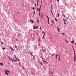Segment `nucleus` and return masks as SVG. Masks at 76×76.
Wrapping results in <instances>:
<instances>
[{"label": "nucleus", "mask_w": 76, "mask_h": 76, "mask_svg": "<svg viewBox=\"0 0 76 76\" xmlns=\"http://www.w3.org/2000/svg\"><path fill=\"white\" fill-rule=\"evenodd\" d=\"M76 61V55L75 54V51L74 50V61L75 62Z\"/></svg>", "instance_id": "nucleus-1"}, {"label": "nucleus", "mask_w": 76, "mask_h": 76, "mask_svg": "<svg viewBox=\"0 0 76 76\" xmlns=\"http://www.w3.org/2000/svg\"><path fill=\"white\" fill-rule=\"evenodd\" d=\"M33 27H34V28H33V29H38V26H37L35 27V26H34Z\"/></svg>", "instance_id": "nucleus-2"}, {"label": "nucleus", "mask_w": 76, "mask_h": 76, "mask_svg": "<svg viewBox=\"0 0 76 76\" xmlns=\"http://www.w3.org/2000/svg\"><path fill=\"white\" fill-rule=\"evenodd\" d=\"M29 53L31 55V56H33V58H34V55H32V53H31V51H29Z\"/></svg>", "instance_id": "nucleus-3"}, {"label": "nucleus", "mask_w": 76, "mask_h": 76, "mask_svg": "<svg viewBox=\"0 0 76 76\" xmlns=\"http://www.w3.org/2000/svg\"><path fill=\"white\" fill-rule=\"evenodd\" d=\"M17 60H18V61H20L19 59L18 58H16L15 59V62H17Z\"/></svg>", "instance_id": "nucleus-4"}, {"label": "nucleus", "mask_w": 76, "mask_h": 76, "mask_svg": "<svg viewBox=\"0 0 76 76\" xmlns=\"http://www.w3.org/2000/svg\"><path fill=\"white\" fill-rule=\"evenodd\" d=\"M4 72H7V73H10V72H9V71H8L6 69H4Z\"/></svg>", "instance_id": "nucleus-5"}, {"label": "nucleus", "mask_w": 76, "mask_h": 76, "mask_svg": "<svg viewBox=\"0 0 76 76\" xmlns=\"http://www.w3.org/2000/svg\"><path fill=\"white\" fill-rule=\"evenodd\" d=\"M48 24H50V23H49V18L48 17Z\"/></svg>", "instance_id": "nucleus-6"}, {"label": "nucleus", "mask_w": 76, "mask_h": 76, "mask_svg": "<svg viewBox=\"0 0 76 76\" xmlns=\"http://www.w3.org/2000/svg\"><path fill=\"white\" fill-rule=\"evenodd\" d=\"M0 64L1 66H3V63H1Z\"/></svg>", "instance_id": "nucleus-7"}, {"label": "nucleus", "mask_w": 76, "mask_h": 76, "mask_svg": "<svg viewBox=\"0 0 76 76\" xmlns=\"http://www.w3.org/2000/svg\"><path fill=\"white\" fill-rule=\"evenodd\" d=\"M58 56V54H56V59H57V57Z\"/></svg>", "instance_id": "nucleus-8"}, {"label": "nucleus", "mask_w": 76, "mask_h": 76, "mask_svg": "<svg viewBox=\"0 0 76 76\" xmlns=\"http://www.w3.org/2000/svg\"><path fill=\"white\" fill-rule=\"evenodd\" d=\"M10 49L12 50L13 51H15L14 50H13V48H12L11 47H10Z\"/></svg>", "instance_id": "nucleus-9"}, {"label": "nucleus", "mask_w": 76, "mask_h": 76, "mask_svg": "<svg viewBox=\"0 0 76 76\" xmlns=\"http://www.w3.org/2000/svg\"><path fill=\"white\" fill-rule=\"evenodd\" d=\"M42 1H41V4H40V9L41 8V6H42Z\"/></svg>", "instance_id": "nucleus-10"}, {"label": "nucleus", "mask_w": 76, "mask_h": 76, "mask_svg": "<svg viewBox=\"0 0 76 76\" xmlns=\"http://www.w3.org/2000/svg\"><path fill=\"white\" fill-rule=\"evenodd\" d=\"M40 9H41V8H38L37 9V11H39V10H40Z\"/></svg>", "instance_id": "nucleus-11"}, {"label": "nucleus", "mask_w": 76, "mask_h": 76, "mask_svg": "<svg viewBox=\"0 0 76 76\" xmlns=\"http://www.w3.org/2000/svg\"><path fill=\"white\" fill-rule=\"evenodd\" d=\"M39 1L38 0H37V6H38V2Z\"/></svg>", "instance_id": "nucleus-12"}, {"label": "nucleus", "mask_w": 76, "mask_h": 76, "mask_svg": "<svg viewBox=\"0 0 76 76\" xmlns=\"http://www.w3.org/2000/svg\"><path fill=\"white\" fill-rule=\"evenodd\" d=\"M30 21H31V22H32V23H34V21L30 19Z\"/></svg>", "instance_id": "nucleus-13"}, {"label": "nucleus", "mask_w": 76, "mask_h": 76, "mask_svg": "<svg viewBox=\"0 0 76 76\" xmlns=\"http://www.w3.org/2000/svg\"><path fill=\"white\" fill-rule=\"evenodd\" d=\"M57 16H58V18H59V17H60V15H59V14L58 13Z\"/></svg>", "instance_id": "nucleus-14"}, {"label": "nucleus", "mask_w": 76, "mask_h": 76, "mask_svg": "<svg viewBox=\"0 0 76 76\" xmlns=\"http://www.w3.org/2000/svg\"><path fill=\"white\" fill-rule=\"evenodd\" d=\"M5 74H6V75H9V74H8V73H7V72H5Z\"/></svg>", "instance_id": "nucleus-15"}, {"label": "nucleus", "mask_w": 76, "mask_h": 76, "mask_svg": "<svg viewBox=\"0 0 76 76\" xmlns=\"http://www.w3.org/2000/svg\"><path fill=\"white\" fill-rule=\"evenodd\" d=\"M41 15H42V19L43 17H42V12H41Z\"/></svg>", "instance_id": "nucleus-16"}, {"label": "nucleus", "mask_w": 76, "mask_h": 76, "mask_svg": "<svg viewBox=\"0 0 76 76\" xmlns=\"http://www.w3.org/2000/svg\"><path fill=\"white\" fill-rule=\"evenodd\" d=\"M71 43L73 44V43H74V41H71Z\"/></svg>", "instance_id": "nucleus-17"}, {"label": "nucleus", "mask_w": 76, "mask_h": 76, "mask_svg": "<svg viewBox=\"0 0 76 76\" xmlns=\"http://www.w3.org/2000/svg\"><path fill=\"white\" fill-rule=\"evenodd\" d=\"M41 57H42V60L43 61H44V62H45V61H44V60L43 59V58H42V56H41Z\"/></svg>", "instance_id": "nucleus-18"}, {"label": "nucleus", "mask_w": 76, "mask_h": 76, "mask_svg": "<svg viewBox=\"0 0 76 76\" xmlns=\"http://www.w3.org/2000/svg\"><path fill=\"white\" fill-rule=\"evenodd\" d=\"M12 61L13 63V61H14V62H15V61L14 60V59H13V60H12Z\"/></svg>", "instance_id": "nucleus-19"}, {"label": "nucleus", "mask_w": 76, "mask_h": 76, "mask_svg": "<svg viewBox=\"0 0 76 76\" xmlns=\"http://www.w3.org/2000/svg\"><path fill=\"white\" fill-rule=\"evenodd\" d=\"M3 50H5V48L4 47L3 48H2Z\"/></svg>", "instance_id": "nucleus-20"}, {"label": "nucleus", "mask_w": 76, "mask_h": 76, "mask_svg": "<svg viewBox=\"0 0 76 76\" xmlns=\"http://www.w3.org/2000/svg\"><path fill=\"white\" fill-rule=\"evenodd\" d=\"M51 21H52V23H54V22L52 20Z\"/></svg>", "instance_id": "nucleus-21"}, {"label": "nucleus", "mask_w": 76, "mask_h": 76, "mask_svg": "<svg viewBox=\"0 0 76 76\" xmlns=\"http://www.w3.org/2000/svg\"><path fill=\"white\" fill-rule=\"evenodd\" d=\"M16 41H19V39H17Z\"/></svg>", "instance_id": "nucleus-22"}, {"label": "nucleus", "mask_w": 76, "mask_h": 76, "mask_svg": "<svg viewBox=\"0 0 76 76\" xmlns=\"http://www.w3.org/2000/svg\"><path fill=\"white\" fill-rule=\"evenodd\" d=\"M61 34H62V35H65V34L64 33H62Z\"/></svg>", "instance_id": "nucleus-23"}, {"label": "nucleus", "mask_w": 76, "mask_h": 76, "mask_svg": "<svg viewBox=\"0 0 76 76\" xmlns=\"http://www.w3.org/2000/svg\"><path fill=\"white\" fill-rule=\"evenodd\" d=\"M9 58L10 60H12V58H10V57H9Z\"/></svg>", "instance_id": "nucleus-24"}, {"label": "nucleus", "mask_w": 76, "mask_h": 76, "mask_svg": "<svg viewBox=\"0 0 76 76\" xmlns=\"http://www.w3.org/2000/svg\"><path fill=\"white\" fill-rule=\"evenodd\" d=\"M58 56L59 58H60V55H58Z\"/></svg>", "instance_id": "nucleus-25"}, {"label": "nucleus", "mask_w": 76, "mask_h": 76, "mask_svg": "<svg viewBox=\"0 0 76 76\" xmlns=\"http://www.w3.org/2000/svg\"><path fill=\"white\" fill-rule=\"evenodd\" d=\"M55 20L56 22H57V19L56 18H55Z\"/></svg>", "instance_id": "nucleus-26"}, {"label": "nucleus", "mask_w": 76, "mask_h": 76, "mask_svg": "<svg viewBox=\"0 0 76 76\" xmlns=\"http://www.w3.org/2000/svg\"><path fill=\"white\" fill-rule=\"evenodd\" d=\"M51 13L53 15V12H52V10L51 11Z\"/></svg>", "instance_id": "nucleus-27"}, {"label": "nucleus", "mask_w": 76, "mask_h": 76, "mask_svg": "<svg viewBox=\"0 0 76 76\" xmlns=\"http://www.w3.org/2000/svg\"><path fill=\"white\" fill-rule=\"evenodd\" d=\"M14 58H16V56H15V55H14Z\"/></svg>", "instance_id": "nucleus-28"}, {"label": "nucleus", "mask_w": 76, "mask_h": 76, "mask_svg": "<svg viewBox=\"0 0 76 76\" xmlns=\"http://www.w3.org/2000/svg\"><path fill=\"white\" fill-rule=\"evenodd\" d=\"M63 20H64V21H65V22H66V21H67V20H64L63 19Z\"/></svg>", "instance_id": "nucleus-29"}, {"label": "nucleus", "mask_w": 76, "mask_h": 76, "mask_svg": "<svg viewBox=\"0 0 76 76\" xmlns=\"http://www.w3.org/2000/svg\"><path fill=\"white\" fill-rule=\"evenodd\" d=\"M64 24H65V25H66V23L65 22V21H64Z\"/></svg>", "instance_id": "nucleus-30"}, {"label": "nucleus", "mask_w": 76, "mask_h": 76, "mask_svg": "<svg viewBox=\"0 0 76 76\" xmlns=\"http://www.w3.org/2000/svg\"><path fill=\"white\" fill-rule=\"evenodd\" d=\"M39 16H40V11H39Z\"/></svg>", "instance_id": "nucleus-31"}, {"label": "nucleus", "mask_w": 76, "mask_h": 76, "mask_svg": "<svg viewBox=\"0 0 76 76\" xmlns=\"http://www.w3.org/2000/svg\"><path fill=\"white\" fill-rule=\"evenodd\" d=\"M33 10H34L35 9V7H33Z\"/></svg>", "instance_id": "nucleus-32"}, {"label": "nucleus", "mask_w": 76, "mask_h": 76, "mask_svg": "<svg viewBox=\"0 0 76 76\" xmlns=\"http://www.w3.org/2000/svg\"><path fill=\"white\" fill-rule=\"evenodd\" d=\"M51 73L52 75H53V73H52L51 72H50Z\"/></svg>", "instance_id": "nucleus-33"}, {"label": "nucleus", "mask_w": 76, "mask_h": 76, "mask_svg": "<svg viewBox=\"0 0 76 76\" xmlns=\"http://www.w3.org/2000/svg\"><path fill=\"white\" fill-rule=\"evenodd\" d=\"M44 37H45L44 35L43 36V38H44Z\"/></svg>", "instance_id": "nucleus-34"}, {"label": "nucleus", "mask_w": 76, "mask_h": 76, "mask_svg": "<svg viewBox=\"0 0 76 76\" xmlns=\"http://www.w3.org/2000/svg\"><path fill=\"white\" fill-rule=\"evenodd\" d=\"M58 31L59 32H60V29H58Z\"/></svg>", "instance_id": "nucleus-35"}, {"label": "nucleus", "mask_w": 76, "mask_h": 76, "mask_svg": "<svg viewBox=\"0 0 76 76\" xmlns=\"http://www.w3.org/2000/svg\"><path fill=\"white\" fill-rule=\"evenodd\" d=\"M73 50H74V51H75V49H74V48L73 47Z\"/></svg>", "instance_id": "nucleus-36"}, {"label": "nucleus", "mask_w": 76, "mask_h": 76, "mask_svg": "<svg viewBox=\"0 0 76 76\" xmlns=\"http://www.w3.org/2000/svg\"><path fill=\"white\" fill-rule=\"evenodd\" d=\"M20 34H19V35H18V37H20Z\"/></svg>", "instance_id": "nucleus-37"}, {"label": "nucleus", "mask_w": 76, "mask_h": 76, "mask_svg": "<svg viewBox=\"0 0 76 76\" xmlns=\"http://www.w3.org/2000/svg\"><path fill=\"white\" fill-rule=\"evenodd\" d=\"M66 42L67 43H68V41H67V40H66Z\"/></svg>", "instance_id": "nucleus-38"}, {"label": "nucleus", "mask_w": 76, "mask_h": 76, "mask_svg": "<svg viewBox=\"0 0 76 76\" xmlns=\"http://www.w3.org/2000/svg\"><path fill=\"white\" fill-rule=\"evenodd\" d=\"M19 64L20 65V61H19Z\"/></svg>", "instance_id": "nucleus-39"}, {"label": "nucleus", "mask_w": 76, "mask_h": 76, "mask_svg": "<svg viewBox=\"0 0 76 76\" xmlns=\"http://www.w3.org/2000/svg\"><path fill=\"white\" fill-rule=\"evenodd\" d=\"M39 21H38V22H37V23L38 24H39Z\"/></svg>", "instance_id": "nucleus-40"}, {"label": "nucleus", "mask_w": 76, "mask_h": 76, "mask_svg": "<svg viewBox=\"0 0 76 76\" xmlns=\"http://www.w3.org/2000/svg\"><path fill=\"white\" fill-rule=\"evenodd\" d=\"M57 1L58 2V1H59V0H57Z\"/></svg>", "instance_id": "nucleus-41"}, {"label": "nucleus", "mask_w": 76, "mask_h": 76, "mask_svg": "<svg viewBox=\"0 0 76 76\" xmlns=\"http://www.w3.org/2000/svg\"><path fill=\"white\" fill-rule=\"evenodd\" d=\"M34 14L35 15V11H34Z\"/></svg>", "instance_id": "nucleus-42"}, {"label": "nucleus", "mask_w": 76, "mask_h": 76, "mask_svg": "<svg viewBox=\"0 0 76 76\" xmlns=\"http://www.w3.org/2000/svg\"><path fill=\"white\" fill-rule=\"evenodd\" d=\"M40 29L41 30H42V29H41V27H40Z\"/></svg>", "instance_id": "nucleus-43"}, {"label": "nucleus", "mask_w": 76, "mask_h": 76, "mask_svg": "<svg viewBox=\"0 0 76 76\" xmlns=\"http://www.w3.org/2000/svg\"><path fill=\"white\" fill-rule=\"evenodd\" d=\"M15 48H17V46L16 45L15 46Z\"/></svg>", "instance_id": "nucleus-44"}, {"label": "nucleus", "mask_w": 76, "mask_h": 76, "mask_svg": "<svg viewBox=\"0 0 76 76\" xmlns=\"http://www.w3.org/2000/svg\"><path fill=\"white\" fill-rule=\"evenodd\" d=\"M1 44H3V42H1Z\"/></svg>", "instance_id": "nucleus-45"}, {"label": "nucleus", "mask_w": 76, "mask_h": 76, "mask_svg": "<svg viewBox=\"0 0 76 76\" xmlns=\"http://www.w3.org/2000/svg\"><path fill=\"white\" fill-rule=\"evenodd\" d=\"M60 58H59V59H58V60H60Z\"/></svg>", "instance_id": "nucleus-46"}, {"label": "nucleus", "mask_w": 76, "mask_h": 76, "mask_svg": "<svg viewBox=\"0 0 76 76\" xmlns=\"http://www.w3.org/2000/svg\"><path fill=\"white\" fill-rule=\"evenodd\" d=\"M42 34H43V33H44V31L42 32Z\"/></svg>", "instance_id": "nucleus-47"}, {"label": "nucleus", "mask_w": 76, "mask_h": 76, "mask_svg": "<svg viewBox=\"0 0 76 76\" xmlns=\"http://www.w3.org/2000/svg\"><path fill=\"white\" fill-rule=\"evenodd\" d=\"M58 29H59V28H58Z\"/></svg>", "instance_id": "nucleus-48"}, {"label": "nucleus", "mask_w": 76, "mask_h": 76, "mask_svg": "<svg viewBox=\"0 0 76 76\" xmlns=\"http://www.w3.org/2000/svg\"><path fill=\"white\" fill-rule=\"evenodd\" d=\"M44 35V36H45V33H44V35Z\"/></svg>", "instance_id": "nucleus-49"}, {"label": "nucleus", "mask_w": 76, "mask_h": 76, "mask_svg": "<svg viewBox=\"0 0 76 76\" xmlns=\"http://www.w3.org/2000/svg\"><path fill=\"white\" fill-rule=\"evenodd\" d=\"M65 5L66 6V5H67V4H65Z\"/></svg>", "instance_id": "nucleus-50"}, {"label": "nucleus", "mask_w": 76, "mask_h": 76, "mask_svg": "<svg viewBox=\"0 0 76 76\" xmlns=\"http://www.w3.org/2000/svg\"><path fill=\"white\" fill-rule=\"evenodd\" d=\"M40 64H41V65H42V64L41 63Z\"/></svg>", "instance_id": "nucleus-51"}, {"label": "nucleus", "mask_w": 76, "mask_h": 76, "mask_svg": "<svg viewBox=\"0 0 76 76\" xmlns=\"http://www.w3.org/2000/svg\"><path fill=\"white\" fill-rule=\"evenodd\" d=\"M47 18H48V15H47Z\"/></svg>", "instance_id": "nucleus-52"}, {"label": "nucleus", "mask_w": 76, "mask_h": 76, "mask_svg": "<svg viewBox=\"0 0 76 76\" xmlns=\"http://www.w3.org/2000/svg\"><path fill=\"white\" fill-rule=\"evenodd\" d=\"M51 8H52V10H53V8L52 7H51Z\"/></svg>", "instance_id": "nucleus-53"}, {"label": "nucleus", "mask_w": 76, "mask_h": 76, "mask_svg": "<svg viewBox=\"0 0 76 76\" xmlns=\"http://www.w3.org/2000/svg\"><path fill=\"white\" fill-rule=\"evenodd\" d=\"M39 41H40V39H39Z\"/></svg>", "instance_id": "nucleus-54"}, {"label": "nucleus", "mask_w": 76, "mask_h": 76, "mask_svg": "<svg viewBox=\"0 0 76 76\" xmlns=\"http://www.w3.org/2000/svg\"><path fill=\"white\" fill-rule=\"evenodd\" d=\"M52 56H54V54H52Z\"/></svg>", "instance_id": "nucleus-55"}, {"label": "nucleus", "mask_w": 76, "mask_h": 76, "mask_svg": "<svg viewBox=\"0 0 76 76\" xmlns=\"http://www.w3.org/2000/svg\"><path fill=\"white\" fill-rule=\"evenodd\" d=\"M75 45H76V43H75Z\"/></svg>", "instance_id": "nucleus-56"}, {"label": "nucleus", "mask_w": 76, "mask_h": 76, "mask_svg": "<svg viewBox=\"0 0 76 76\" xmlns=\"http://www.w3.org/2000/svg\"><path fill=\"white\" fill-rule=\"evenodd\" d=\"M18 50V49H16V50Z\"/></svg>", "instance_id": "nucleus-57"}, {"label": "nucleus", "mask_w": 76, "mask_h": 76, "mask_svg": "<svg viewBox=\"0 0 76 76\" xmlns=\"http://www.w3.org/2000/svg\"><path fill=\"white\" fill-rule=\"evenodd\" d=\"M72 48H73V45H72Z\"/></svg>", "instance_id": "nucleus-58"}, {"label": "nucleus", "mask_w": 76, "mask_h": 76, "mask_svg": "<svg viewBox=\"0 0 76 76\" xmlns=\"http://www.w3.org/2000/svg\"><path fill=\"white\" fill-rule=\"evenodd\" d=\"M8 64H9V63H8Z\"/></svg>", "instance_id": "nucleus-59"}, {"label": "nucleus", "mask_w": 76, "mask_h": 76, "mask_svg": "<svg viewBox=\"0 0 76 76\" xmlns=\"http://www.w3.org/2000/svg\"><path fill=\"white\" fill-rule=\"evenodd\" d=\"M48 58H50V57H49H49H48Z\"/></svg>", "instance_id": "nucleus-60"}, {"label": "nucleus", "mask_w": 76, "mask_h": 76, "mask_svg": "<svg viewBox=\"0 0 76 76\" xmlns=\"http://www.w3.org/2000/svg\"><path fill=\"white\" fill-rule=\"evenodd\" d=\"M36 6V4H35V6Z\"/></svg>", "instance_id": "nucleus-61"}, {"label": "nucleus", "mask_w": 76, "mask_h": 76, "mask_svg": "<svg viewBox=\"0 0 76 76\" xmlns=\"http://www.w3.org/2000/svg\"><path fill=\"white\" fill-rule=\"evenodd\" d=\"M34 69V70H35V69Z\"/></svg>", "instance_id": "nucleus-62"}, {"label": "nucleus", "mask_w": 76, "mask_h": 76, "mask_svg": "<svg viewBox=\"0 0 76 76\" xmlns=\"http://www.w3.org/2000/svg\"><path fill=\"white\" fill-rule=\"evenodd\" d=\"M12 60H13V58H12Z\"/></svg>", "instance_id": "nucleus-63"}, {"label": "nucleus", "mask_w": 76, "mask_h": 76, "mask_svg": "<svg viewBox=\"0 0 76 76\" xmlns=\"http://www.w3.org/2000/svg\"><path fill=\"white\" fill-rule=\"evenodd\" d=\"M50 1H51V0Z\"/></svg>", "instance_id": "nucleus-64"}]
</instances>
